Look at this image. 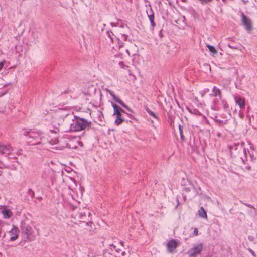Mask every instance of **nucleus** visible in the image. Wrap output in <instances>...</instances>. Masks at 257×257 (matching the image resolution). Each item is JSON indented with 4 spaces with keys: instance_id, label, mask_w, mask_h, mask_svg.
I'll use <instances>...</instances> for the list:
<instances>
[{
    "instance_id": "f257e3e1",
    "label": "nucleus",
    "mask_w": 257,
    "mask_h": 257,
    "mask_svg": "<svg viewBox=\"0 0 257 257\" xmlns=\"http://www.w3.org/2000/svg\"><path fill=\"white\" fill-rule=\"evenodd\" d=\"M91 124L90 121H88L84 118L74 116L73 123L70 124V130L73 131H80L89 128Z\"/></svg>"
},
{
    "instance_id": "f03ea898",
    "label": "nucleus",
    "mask_w": 257,
    "mask_h": 257,
    "mask_svg": "<svg viewBox=\"0 0 257 257\" xmlns=\"http://www.w3.org/2000/svg\"><path fill=\"white\" fill-rule=\"evenodd\" d=\"M24 134L26 136V140L29 145H35L40 143L41 134L39 131L31 130Z\"/></svg>"
},
{
    "instance_id": "7ed1b4c3",
    "label": "nucleus",
    "mask_w": 257,
    "mask_h": 257,
    "mask_svg": "<svg viewBox=\"0 0 257 257\" xmlns=\"http://www.w3.org/2000/svg\"><path fill=\"white\" fill-rule=\"evenodd\" d=\"M22 233L25 236L26 239L29 241L35 240V236L32 227L24 222H22L21 225Z\"/></svg>"
},
{
    "instance_id": "20e7f679",
    "label": "nucleus",
    "mask_w": 257,
    "mask_h": 257,
    "mask_svg": "<svg viewBox=\"0 0 257 257\" xmlns=\"http://www.w3.org/2000/svg\"><path fill=\"white\" fill-rule=\"evenodd\" d=\"M244 143L235 144L230 147V151L231 155H239L240 158L243 159L241 155L243 154L245 157L246 156V149L244 146Z\"/></svg>"
},
{
    "instance_id": "39448f33",
    "label": "nucleus",
    "mask_w": 257,
    "mask_h": 257,
    "mask_svg": "<svg viewBox=\"0 0 257 257\" xmlns=\"http://www.w3.org/2000/svg\"><path fill=\"white\" fill-rule=\"evenodd\" d=\"M107 34L112 42L114 41V38H115L117 41L118 47L120 49L123 46V41H126L127 38V36L123 34H120L117 36H115V38H113L112 36L114 35L111 31H107Z\"/></svg>"
},
{
    "instance_id": "423d86ee",
    "label": "nucleus",
    "mask_w": 257,
    "mask_h": 257,
    "mask_svg": "<svg viewBox=\"0 0 257 257\" xmlns=\"http://www.w3.org/2000/svg\"><path fill=\"white\" fill-rule=\"evenodd\" d=\"M203 244L200 243L192 247L188 252L189 257H195L202 251Z\"/></svg>"
},
{
    "instance_id": "0eeeda50",
    "label": "nucleus",
    "mask_w": 257,
    "mask_h": 257,
    "mask_svg": "<svg viewBox=\"0 0 257 257\" xmlns=\"http://www.w3.org/2000/svg\"><path fill=\"white\" fill-rule=\"evenodd\" d=\"M179 246L177 241L174 239L169 240L166 244L167 251L169 253H173L176 252V249Z\"/></svg>"
},
{
    "instance_id": "6e6552de",
    "label": "nucleus",
    "mask_w": 257,
    "mask_h": 257,
    "mask_svg": "<svg viewBox=\"0 0 257 257\" xmlns=\"http://www.w3.org/2000/svg\"><path fill=\"white\" fill-rule=\"evenodd\" d=\"M241 22L243 25L245 27L247 31H250L252 30V21L250 18L246 16L243 13H241Z\"/></svg>"
},
{
    "instance_id": "1a4fd4ad",
    "label": "nucleus",
    "mask_w": 257,
    "mask_h": 257,
    "mask_svg": "<svg viewBox=\"0 0 257 257\" xmlns=\"http://www.w3.org/2000/svg\"><path fill=\"white\" fill-rule=\"evenodd\" d=\"M19 230L15 225H13L12 228L8 232L10 236V241H14L18 238Z\"/></svg>"
},
{
    "instance_id": "9d476101",
    "label": "nucleus",
    "mask_w": 257,
    "mask_h": 257,
    "mask_svg": "<svg viewBox=\"0 0 257 257\" xmlns=\"http://www.w3.org/2000/svg\"><path fill=\"white\" fill-rule=\"evenodd\" d=\"M115 111L114 110L113 115H116V118L115 120V123L116 125H118L120 124H121L124 121V118L122 115V114H121L120 112H119L118 109L116 107H115Z\"/></svg>"
},
{
    "instance_id": "9b49d317",
    "label": "nucleus",
    "mask_w": 257,
    "mask_h": 257,
    "mask_svg": "<svg viewBox=\"0 0 257 257\" xmlns=\"http://www.w3.org/2000/svg\"><path fill=\"white\" fill-rule=\"evenodd\" d=\"M234 100L236 104H237L240 109L245 108V99L240 96L234 97Z\"/></svg>"
},
{
    "instance_id": "f8f14e48",
    "label": "nucleus",
    "mask_w": 257,
    "mask_h": 257,
    "mask_svg": "<svg viewBox=\"0 0 257 257\" xmlns=\"http://www.w3.org/2000/svg\"><path fill=\"white\" fill-rule=\"evenodd\" d=\"M11 147L9 145H0V154L8 155L11 153Z\"/></svg>"
},
{
    "instance_id": "ddd939ff",
    "label": "nucleus",
    "mask_w": 257,
    "mask_h": 257,
    "mask_svg": "<svg viewBox=\"0 0 257 257\" xmlns=\"http://www.w3.org/2000/svg\"><path fill=\"white\" fill-rule=\"evenodd\" d=\"M212 93L213 94H211V95L214 97L218 96L219 99L221 100L222 96L221 92L219 89L217 88L216 86H214L212 89Z\"/></svg>"
},
{
    "instance_id": "4468645a",
    "label": "nucleus",
    "mask_w": 257,
    "mask_h": 257,
    "mask_svg": "<svg viewBox=\"0 0 257 257\" xmlns=\"http://www.w3.org/2000/svg\"><path fill=\"white\" fill-rule=\"evenodd\" d=\"M1 213L3 214L4 218L5 219L9 218L13 215L12 212L9 209H3Z\"/></svg>"
},
{
    "instance_id": "2eb2a0df",
    "label": "nucleus",
    "mask_w": 257,
    "mask_h": 257,
    "mask_svg": "<svg viewBox=\"0 0 257 257\" xmlns=\"http://www.w3.org/2000/svg\"><path fill=\"white\" fill-rule=\"evenodd\" d=\"M198 215L200 217L207 219V215L206 211L203 207H201L198 210Z\"/></svg>"
},
{
    "instance_id": "dca6fc26",
    "label": "nucleus",
    "mask_w": 257,
    "mask_h": 257,
    "mask_svg": "<svg viewBox=\"0 0 257 257\" xmlns=\"http://www.w3.org/2000/svg\"><path fill=\"white\" fill-rule=\"evenodd\" d=\"M145 109L148 114H149L157 120H159V118L158 116L153 111L151 110L147 106H145Z\"/></svg>"
},
{
    "instance_id": "f3484780",
    "label": "nucleus",
    "mask_w": 257,
    "mask_h": 257,
    "mask_svg": "<svg viewBox=\"0 0 257 257\" xmlns=\"http://www.w3.org/2000/svg\"><path fill=\"white\" fill-rule=\"evenodd\" d=\"M188 110L189 112L190 113H191V114H194V115H198V116L202 115L201 113L200 112H199V111H198L196 109H195V108H192V109L188 108Z\"/></svg>"
},
{
    "instance_id": "a211bd4d",
    "label": "nucleus",
    "mask_w": 257,
    "mask_h": 257,
    "mask_svg": "<svg viewBox=\"0 0 257 257\" xmlns=\"http://www.w3.org/2000/svg\"><path fill=\"white\" fill-rule=\"evenodd\" d=\"M148 18L150 20V21L151 22V26L153 27H154L156 26V24L154 22V13H152L151 14L148 15Z\"/></svg>"
},
{
    "instance_id": "6ab92c4d",
    "label": "nucleus",
    "mask_w": 257,
    "mask_h": 257,
    "mask_svg": "<svg viewBox=\"0 0 257 257\" xmlns=\"http://www.w3.org/2000/svg\"><path fill=\"white\" fill-rule=\"evenodd\" d=\"M112 106L113 107V110L115 111V107H116L118 109V110L119 111V112H120V113L121 114H126L127 115H128L127 113H126L122 108H121L119 106H118V105H117L116 104H114L113 103H112Z\"/></svg>"
},
{
    "instance_id": "aec40b11",
    "label": "nucleus",
    "mask_w": 257,
    "mask_h": 257,
    "mask_svg": "<svg viewBox=\"0 0 257 257\" xmlns=\"http://www.w3.org/2000/svg\"><path fill=\"white\" fill-rule=\"evenodd\" d=\"M117 102L122 107L125 108L126 110H127L130 112H133V110L127 105H126L121 100H118Z\"/></svg>"
},
{
    "instance_id": "412c9836",
    "label": "nucleus",
    "mask_w": 257,
    "mask_h": 257,
    "mask_svg": "<svg viewBox=\"0 0 257 257\" xmlns=\"http://www.w3.org/2000/svg\"><path fill=\"white\" fill-rule=\"evenodd\" d=\"M206 46H207V48H208V49H209V50L210 52H211L213 54H215L217 53V51H216V50L215 49V48H214V47L213 46L207 44L206 45Z\"/></svg>"
},
{
    "instance_id": "4be33fe9",
    "label": "nucleus",
    "mask_w": 257,
    "mask_h": 257,
    "mask_svg": "<svg viewBox=\"0 0 257 257\" xmlns=\"http://www.w3.org/2000/svg\"><path fill=\"white\" fill-rule=\"evenodd\" d=\"M179 133L180 135V138L182 141H184L185 140V137L183 135V126L181 125L179 126Z\"/></svg>"
},
{
    "instance_id": "5701e85b",
    "label": "nucleus",
    "mask_w": 257,
    "mask_h": 257,
    "mask_svg": "<svg viewBox=\"0 0 257 257\" xmlns=\"http://www.w3.org/2000/svg\"><path fill=\"white\" fill-rule=\"evenodd\" d=\"M57 115L59 116H64L65 117H66L68 116V114L66 113V112L63 111V110H60L57 112Z\"/></svg>"
},
{
    "instance_id": "b1692460",
    "label": "nucleus",
    "mask_w": 257,
    "mask_h": 257,
    "mask_svg": "<svg viewBox=\"0 0 257 257\" xmlns=\"http://www.w3.org/2000/svg\"><path fill=\"white\" fill-rule=\"evenodd\" d=\"M109 93L110 94V95L112 97L113 99L117 102V100H120L119 98L116 97L113 92L110 90L109 91Z\"/></svg>"
},
{
    "instance_id": "393cba45",
    "label": "nucleus",
    "mask_w": 257,
    "mask_h": 257,
    "mask_svg": "<svg viewBox=\"0 0 257 257\" xmlns=\"http://www.w3.org/2000/svg\"><path fill=\"white\" fill-rule=\"evenodd\" d=\"M50 143L52 145H54L59 143V141L57 138H55L54 140H50Z\"/></svg>"
},
{
    "instance_id": "a878e982",
    "label": "nucleus",
    "mask_w": 257,
    "mask_h": 257,
    "mask_svg": "<svg viewBox=\"0 0 257 257\" xmlns=\"http://www.w3.org/2000/svg\"><path fill=\"white\" fill-rule=\"evenodd\" d=\"M28 194L31 196V197L32 198L34 197V192L32 191L31 189H29L28 190Z\"/></svg>"
},
{
    "instance_id": "bb28decb",
    "label": "nucleus",
    "mask_w": 257,
    "mask_h": 257,
    "mask_svg": "<svg viewBox=\"0 0 257 257\" xmlns=\"http://www.w3.org/2000/svg\"><path fill=\"white\" fill-rule=\"evenodd\" d=\"M119 65L121 68H123V69H126L128 67V66L125 65L123 62H119Z\"/></svg>"
},
{
    "instance_id": "cd10ccee",
    "label": "nucleus",
    "mask_w": 257,
    "mask_h": 257,
    "mask_svg": "<svg viewBox=\"0 0 257 257\" xmlns=\"http://www.w3.org/2000/svg\"><path fill=\"white\" fill-rule=\"evenodd\" d=\"M86 225L87 226H90V228L89 229V231H91L92 229V225H93V223L92 222L89 221L87 222Z\"/></svg>"
},
{
    "instance_id": "c85d7f7f",
    "label": "nucleus",
    "mask_w": 257,
    "mask_h": 257,
    "mask_svg": "<svg viewBox=\"0 0 257 257\" xmlns=\"http://www.w3.org/2000/svg\"><path fill=\"white\" fill-rule=\"evenodd\" d=\"M83 215H84V216H86V214H85V213H84V214H83V215L82 214V213H80V215H79V216H80V219H81V220H80V221H81V222H85V221H84V220H83V218H83Z\"/></svg>"
},
{
    "instance_id": "c756f323",
    "label": "nucleus",
    "mask_w": 257,
    "mask_h": 257,
    "mask_svg": "<svg viewBox=\"0 0 257 257\" xmlns=\"http://www.w3.org/2000/svg\"><path fill=\"white\" fill-rule=\"evenodd\" d=\"M110 246H113V248H114V249L115 250V251H116V252H120V251L121 250V249H117V248H116V246H115V245H113V244L110 245Z\"/></svg>"
},
{
    "instance_id": "7c9ffc66",
    "label": "nucleus",
    "mask_w": 257,
    "mask_h": 257,
    "mask_svg": "<svg viewBox=\"0 0 257 257\" xmlns=\"http://www.w3.org/2000/svg\"><path fill=\"white\" fill-rule=\"evenodd\" d=\"M193 234L195 236H197L198 234V230L197 228H195L194 230Z\"/></svg>"
},
{
    "instance_id": "2f4dec72",
    "label": "nucleus",
    "mask_w": 257,
    "mask_h": 257,
    "mask_svg": "<svg viewBox=\"0 0 257 257\" xmlns=\"http://www.w3.org/2000/svg\"><path fill=\"white\" fill-rule=\"evenodd\" d=\"M248 251L251 253V254L255 257L256 255L254 251H253L251 249H248Z\"/></svg>"
},
{
    "instance_id": "473e14b6",
    "label": "nucleus",
    "mask_w": 257,
    "mask_h": 257,
    "mask_svg": "<svg viewBox=\"0 0 257 257\" xmlns=\"http://www.w3.org/2000/svg\"><path fill=\"white\" fill-rule=\"evenodd\" d=\"M184 191L186 192H189L191 191V189L189 187H184Z\"/></svg>"
},
{
    "instance_id": "72a5a7b5",
    "label": "nucleus",
    "mask_w": 257,
    "mask_h": 257,
    "mask_svg": "<svg viewBox=\"0 0 257 257\" xmlns=\"http://www.w3.org/2000/svg\"><path fill=\"white\" fill-rule=\"evenodd\" d=\"M125 52H126V53L127 54V55L130 56L131 55H133V54H131L130 51H129V50L128 49H125Z\"/></svg>"
},
{
    "instance_id": "f704fd0d",
    "label": "nucleus",
    "mask_w": 257,
    "mask_h": 257,
    "mask_svg": "<svg viewBox=\"0 0 257 257\" xmlns=\"http://www.w3.org/2000/svg\"><path fill=\"white\" fill-rule=\"evenodd\" d=\"M5 62H0V70L3 68Z\"/></svg>"
},
{
    "instance_id": "c9c22d12",
    "label": "nucleus",
    "mask_w": 257,
    "mask_h": 257,
    "mask_svg": "<svg viewBox=\"0 0 257 257\" xmlns=\"http://www.w3.org/2000/svg\"><path fill=\"white\" fill-rule=\"evenodd\" d=\"M58 131H59V130L57 128H55L53 131L50 130V132H52V133H57V132H58Z\"/></svg>"
},
{
    "instance_id": "e433bc0d",
    "label": "nucleus",
    "mask_w": 257,
    "mask_h": 257,
    "mask_svg": "<svg viewBox=\"0 0 257 257\" xmlns=\"http://www.w3.org/2000/svg\"><path fill=\"white\" fill-rule=\"evenodd\" d=\"M228 47L231 49H237V47H234L233 46H231L230 44H228Z\"/></svg>"
},
{
    "instance_id": "4c0bfd02",
    "label": "nucleus",
    "mask_w": 257,
    "mask_h": 257,
    "mask_svg": "<svg viewBox=\"0 0 257 257\" xmlns=\"http://www.w3.org/2000/svg\"><path fill=\"white\" fill-rule=\"evenodd\" d=\"M245 205L249 208H253V207L251 205H250V204H245Z\"/></svg>"
},
{
    "instance_id": "58836bf2",
    "label": "nucleus",
    "mask_w": 257,
    "mask_h": 257,
    "mask_svg": "<svg viewBox=\"0 0 257 257\" xmlns=\"http://www.w3.org/2000/svg\"><path fill=\"white\" fill-rule=\"evenodd\" d=\"M111 25H112V26H116V25L115 24L113 23H111Z\"/></svg>"
},
{
    "instance_id": "ea45409f",
    "label": "nucleus",
    "mask_w": 257,
    "mask_h": 257,
    "mask_svg": "<svg viewBox=\"0 0 257 257\" xmlns=\"http://www.w3.org/2000/svg\"><path fill=\"white\" fill-rule=\"evenodd\" d=\"M119 243L121 244V245H122V246H123V242H122V241H120V242H119Z\"/></svg>"
},
{
    "instance_id": "a19ab883",
    "label": "nucleus",
    "mask_w": 257,
    "mask_h": 257,
    "mask_svg": "<svg viewBox=\"0 0 257 257\" xmlns=\"http://www.w3.org/2000/svg\"><path fill=\"white\" fill-rule=\"evenodd\" d=\"M124 254H125V252H123L122 253V255H124Z\"/></svg>"
},
{
    "instance_id": "79ce46f5",
    "label": "nucleus",
    "mask_w": 257,
    "mask_h": 257,
    "mask_svg": "<svg viewBox=\"0 0 257 257\" xmlns=\"http://www.w3.org/2000/svg\"><path fill=\"white\" fill-rule=\"evenodd\" d=\"M1 175V174H0V176Z\"/></svg>"
}]
</instances>
